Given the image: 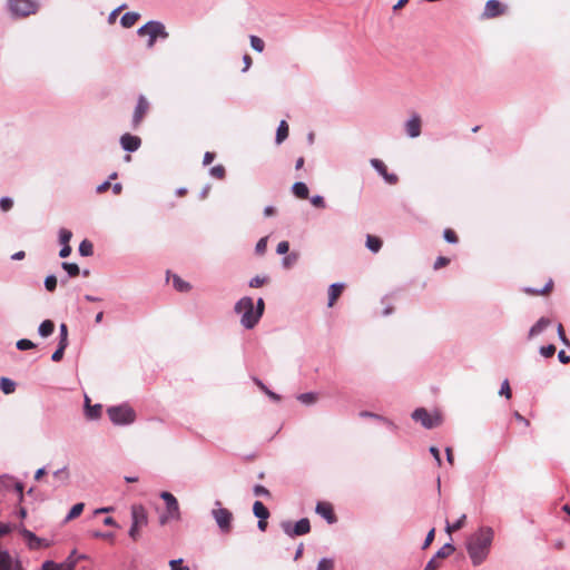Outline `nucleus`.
<instances>
[{"instance_id": "nucleus-4", "label": "nucleus", "mask_w": 570, "mask_h": 570, "mask_svg": "<svg viewBox=\"0 0 570 570\" xmlns=\"http://www.w3.org/2000/svg\"><path fill=\"white\" fill-rule=\"evenodd\" d=\"M7 8L12 17L24 18L35 14L39 4L33 0H7Z\"/></svg>"}, {"instance_id": "nucleus-22", "label": "nucleus", "mask_w": 570, "mask_h": 570, "mask_svg": "<svg viewBox=\"0 0 570 570\" xmlns=\"http://www.w3.org/2000/svg\"><path fill=\"white\" fill-rule=\"evenodd\" d=\"M288 134H289V128H288L287 122L285 120H281V122L278 124V127L276 129V136H275L276 145H281L282 142H284L287 139Z\"/></svg>"}, {"instance_id": "nucleus-21", "label": "nucleus", "mask_w": 570, "mask_h": 570, "mask_svg": "<svg viewBox=\"0 0 570 570\" xmlns=\"http://www.w3.org/2000/svg\"><path fill=\"white\" fill-rule=\"evenodd\" d=\"M291 190L298 199L309 198V188L304 181H296L292 185Z\"/></svg>"}, {"instance_id": "nucleus-45", "label": "nucleus", "mask_w": 570, "mask_h": 570, "mask_svg": "<svg viewBox=\"0 0 570 570\" xmlns=\"http://www.w3.org/2000/svg\"><path fill=\"white\" fill-rule=\"evenodd\" d=\"M334 569V560L331 558H322L316 567V570H333Z\"/></svg>"}, {"instance_id": "nucleus-9", "label": "nucleus", "mask_w": 570, "mask_h": 570, "mask_svg": "<svg viewBox=\"0 0 570 570\" xmlns=\"http://www.w3.org/2000/svg\"><path fill=\"white\" fill-rule=\"evenodd\" d=\"M159 498L166 504V512L171 515L173 520L179 521L181 519L180 508L176 497L169 491H161Z\"/></svg>"}, {"instance_id": "nucleus-28", "label": "nucleus", "mask_w": 570, "mask_h": 570, "mask_svg": "<svg viewBox=\"0 0 570 570\" xmlns=\"http://www.w3.org/2000/svg\"><path fill=\"white\" fill-rule=\"evenodd\" d=\"M253 513L257 519L262 518H269L271 513L269 510L265 507V504L262 501H255L253 504Z\"/></svg>"}, {"instance_id": "nucleus-48", "label": "nucleus", "mask_w": 570, "mask_h": 570, "mask_svg": "<svg viewBox=\"0 0 570 570\" xmlns=\"http://www.w3.org/2000/svg\"><path fill=\"white\" fill-rule=\"evenodd\" d=\"M443 238L449 244H456L459 242V237H458L456 233L451 228L444 229Z\"/></svg>"}, {"instance_id": "nucleus-24", "label": "nucleus", "mask_w": 570, "mask_h": 570, "mask_svg": "<svg viewBox=\"0 0 570 570\" xmlns=\"http://www.w3.org/2000/svg\"><path fill=\"white\" fill-rule=\"evenodd\" d=\"M140 19V13L136 11H129L122 14L120 18V24L124 28H131Z\"/></svg>"}, {"instance_id": "nucleus-53", "label": "nucleus", "mask_w": 570, "mask_h": 570, "mask_svg": "<svg viewBox=\"0 0 570 570\" xmlns=\"http://www.w3.org/2000/svg\"><path fill=\"white\" fill-rule=\"evenodd\" d=\"M267 240L268 238L267 237H262L257 243H256V246H255V253L257 255H264L266 253V249H267Z\"/></svg>"}, {"instance_id": "nucleus-29", "label": "nucleus", "mask_w": 570, "mask_h": 570, "mask_svg": "<svg viewBox=\"0 0 570 570\" xmlns=\"http://www.w3.org/2000/svg\"><path fill=\"white\" fill-rule=\"evenodd\" d=\"M254 383L259 387L261 391H263L271 400L274 402L281 401V395L269 390L262 380L254 377Z\"/></svg>"}, {"instance_id": "nucleus-14", "label": "nucleus", "mask_w": 570, "mask_h": 570, "mask_svg": "<svg viewBox=\"0 0 570 570\" xmlns=\"http://www.w3.org/2000/svg\"><path fill=\"white\" fill-rule=\"evenodd\" d=\"M149 109V102L144 95H139L132 116L134 127L138 126Z\"/></svg>"}, {"instance_id": "nucleus-15", "label": "nucleus", "mask_w": 570, "mask_h": 570, "mask_svg": "<svg viewBox=\"0 0 570 570\" xmlns=\"http://www.w3.org/2000/svg\"><path fill=\"white\" fill-rule=\"evenodd\" d=\"M119 142H120L121 148L125 151L135 153L136 150L139 149V147L141 145V139H140V137H138L136 135L126 132V134L121 135Z\"/></svg>"}, {"instance_id": "nucleus-60", "label": "nucleus", "mask_w": 570, "mask_h": 570, "mask_svg": "<svg viewBox=\"0 0 570 570\" xmlns=\"http://www.w3.org/2000/svg\"><path fill=\"white\" fill-rule=\"evenodd\" d=\"M289 252V243L287 240H282L277 244L276 253L278 255H286Z\"/></svg>"}, {"instance_id": "nucleus-26", "label": "nucleus", "mask_w": 570, "mask_h": 570, "mask_svg": "<svg viewBox=\"0 0 570 570\" xmlns=\"http://www.w3.org/2000/svg\"><path fill=\"white\" fill-rule=\"evenodd\" d=\"M55 331V323L51 320H45L38 327V334L41 337H49Z\"/></svg>"}, {"instance_id": "nucleus-64", "label": "nucleus", "mask_w": 570, "mask_h": 570, "mask_svg": "<svg viewBox=\"0 0 570 570\" xmlns=\"http://www.w3.org/2000/svg\"><path fill=\"white\" fill-rule=\"evenodd\" d=\"M41 570H59V567L55 561L46 560L41 566Z\"/></svg>"}, {"instance_id": "nucleus-41", "label": "nucleus", "mask_w": 570, "mask_h": 570, "mask_svg": "<svg viewBox=\"0 0 570 570\" xmlns=\"http://www.w3.org/2000/svg\"><path fill=\"white\" fill-rule=\"evenodd\" d=\"M499 395L510 400L512 397V391L508 379H504L501 383Z\"/></svg>"}, {"instance_id": "nucleus-55", "label": "nucleus", "mask_w": 570, "mask_h": 570, "mask_svg": "<svg viewBox=\"0 0 570 570\" xmlns=\"http://www.w3.org/2000/svg\"><path fill=\"white\" fill-rule=\"evenodd\" d=\"M14 491L17 492L18 495V502L19 504H21L24 500V484L20 481H17L14 483Z\"/></svg>"}, {"instance_id": "nucleus-7", "label": "nucleus", "mask_w": 570, "mask_h": 570, "mask_svg": "<svg viewBox=\"0 0 570 570\" xmlns=\"http://www.w3.org/2000/svg\"><path fill=\"white\" fill-rule=\"evenodd\" d=\"M282 531L289 538L305 535L311 532V522L308 518H302L296 522L283 520L279 523Z\"/></svg>"}, {"instance_id": "nucleus-18", "label": "nucleus", "mask_w": 570, "mask_h": 570, "mask_svg": "<svg viewBox=\"0 0 570 570\" xmlns=\"http://www.w3.org/2000/svg\"><path fill=\"white\" fill-rule=\"evenodd\" d=\"M83 414L88 421H97L102 415V405L100 403L83 406Z\"/></svg>"}, {"instance_id": "nucleus-56", "label": "nucleus", "mask_w": 570, "mask_h": 570, "mask_svg": "<svg viewBox=\"0 0 570 570\" xmlns=\"http://www.w3.org/2000/svg\"><path fill=\"white\" fill-rule=\"evenodd\" d=\"M358 415L361 417H363V419H373V420H376V421H380V422H382V420L384 417L381 414H377V413H374V412H371V411H367V410L361 411Z\"/></svg>"}, {"instance_id": "nucleus-19", "label": "nucleus", "mask_w": 570, "mask_h": 570, "mask_svg": "<svg viewBox=\"0 0 570 570\" xmlns=\"http://www.w3.org/2000/svg\"><path fill=\"white\" fill-rule=\"evenodd\" d=\"M551 321L550 318L542 316L540 317L529 330V338L538 336L541 334L549 325Z\"/></svg>"}, {"instance_id": "nucleus-50", "label": "nucleus", "mask_w": 570, "mask_h": 570, "mask_svg": "<svg viewBox=\"0 0 570 570\" xmlns=\"http://www.w3.org/2000/svg\"><path fill=\"white\" fill-rule=\"evenodd\" d=\"M556 346L553 344L543 345L539 348V353L541 356L548 358L552 357L556 353Z\"/></svg>"}, {"instance_id": "nucleus-25", "label": "nucleus", "mask_w": 570, "mask_h": 570, "mask_svg": "<svg viewBox=\"0 0 570 570\" xmlns=\"http://www.w3.org/2000/svg\"><path fill=\"white\" fill-rule=\"evenodd\" d=\"M17 387V383L6 376L0 377V390L3 394L9 395L14 393Z\"/></svg>"}, {"instance_id": "nucleus-52", "label": "nucleus", "mask_w": 570, "mask_h": 570, "mask_svg": "<svg viewBox=\"0 0 570 570\" xmlns=\"http://www.w3.org/2000/svg\"><path fill=\"white\" fill-rule=\"evenodd\" d=\"M253 493L256 497H264V498H271V492L267 488H265L262 484H255L253 488Z\"/></svg>"}, {"instance_id": "nucleus-27", "label": "nucleus", "mask_w": 570, "mask_h": 570, "mask_svg": "<svg viewBox=\"0 0 570 570\" xmlns=\"http://www.w3.org/2000/svg\"><path fill=\"white\" fill-rule=\"evenodd\" d=\"M455 551V546L451 542L444 543L436 553L432 557L433 559H444L451 556Z\"/></svg>"}, {"instance_id": "nucleus-62", "label": "nucleus", "mask_w": 570, "mask_h": 570, "mask_svg": "<svg viewBox=\"0 0 570 570\" xmlns=\"http://www.w3.org/2000/svg\"><path fill=\"white\" fill-rule=\"evenodd\" d=\"M557 333H558V337L562 342V344H564L566 346H570V341L568 340V337L564 333L562 324H558Z\"/></svg>"}, {"instance_id": "nucleus-40", "label": "nucleus", "mask_w": 570, "mask_h": 570, "mask_svg": "<svg viewBox=\"0 0 570 570\" xmlns=\"http://www.w3.org/2000/svg\"><path fill=\"white\" fill-rule=\"evenodd\" d=\"M249 41H250V47L253 48V50H255L257 52H263L264 51L265 42H264L263 39H261L257 36L252 35L249 37Z\"/></svg>"}, {"instance_id": "nucleus-3", "label": "nucleus", "mask_w": 570, "mask_h": 570, "mask_svg": "<svg viewBox=\"0 0 570 570\" xmlns=\"http://www.w3.org/2000/svg\"><path fill=\"white\" fill-rule=\"evenodd\" d=\"M107 414L114 425L127 426L136 421V412L128 403L107 407Z\"/></svg>"}, {"instance_id": "nucleus-20", "label": "nucleus", "mask_w": 570, "mask_h": 570, "mask_svg": "<svg viewBox=\"0 0 570 570\" xmlns=\"http://www.w3.org/2000/svg\"><path fill=\"white\" fill-rule=\"evenodd\" d=\"M344 283H333L328 287V303L327 306L332 307L336 299L342 295L344 289Z\"/></svg>"}, {"instance_id": "nucleus-32", "label": "nucleus", "mask_w": 570, "mask_h": 570, "mask_svg": "<svg viewBox=\"0 0 570 570\" xmlns=\"http://www.w3.org/2000/svg\"><path fill=\"white\" fill-rule=\"evenodd\" d=\"M12 558L8 550H0V570H11Z\"/></svg>"}, {"instance_id": "nucleus-30", "label": "nucleus", "mask_w": 570, "mask_h": 570, "mask_svg": "<svg viewBox=\"0 0 570 570\" xmlns=\"http://www.w3.org/2000/svg\"><path fill=\"white\" fill-rule=\"evenodd\" d=\"M297 400L304 405H313L318 400L316 392H305L297 395Z\"/></svg>"}, {"instance_id": "nucleus-51", "label": "nucleus", "mask_w": 570, "mask_h": 570, "mask_svg": "<svg viewBox=\"0 0 570 570\" xmlns=\"http://www.w3.org/2000/svg\"><path fill=\"white\" fill-rule=\"evenodd\" d=\"M58 236H59V243L61 245H65V244H69V242L72 237V233L67 228H60Z\"/></svg>"}, {"instance_id": "nucleus-58", "label": "nucleus", "mask_w": 570, "mask_h": 570, "mask_svg": "<svg viewBox=\"0 0 570 570\" xmlns=\"http://www.w3.org/2000/svg\"><path fill=\"white\" fill-rule=\"evenodd\" d=\"M91 535L97 539H106L112 541L115 539L114 532H102L99 530L92 531Z\"/></svg>"}, {"instance_id": "nucleus-11", "label": "nucleus", "mask_w": 570, "mask_h": 570, "mask_svg": "<svg viewBox=\"0 0 570 570\" xmlns=\"http://www.w3.org/2000/svg\"><path fill=\"white\" fill-rule=\"evenodd\" d=\"M18 530L19 533L26 539L27 544L30 549H39L41 547L49 546L46 539L36 535V533L28 530L26 527L21 525Z\"/></svg>"}, {"instance_id": "nucleus-17", "label": "nucleus", "mask_w": 570, "mask_h": 570, "mask_svg": "<svg viewBox=\"0 0 570 570\" xmlns=\"http://www.w3.org/2000/svg\"><path fill=\"white\" fill-rule=\"evenodd\" d=\"M151 27H149L148 37L166 40L169 33L163 22L158 20H150Z\"/></svg>"}, {"instance_id": "nucleus-57", "label": "nucleus", "mask_w": 570, "mask_h": 570, "mask_svg": "<svg viewBox=\"0 0 570 570\" xmlns=\"http://www.w3.org/2000/svg\"><path fill=\"white\" fill-rule=\"evenodd\" d=\"M429 452L434 458L436 465L441 466L443 462H442L441 452H440L439 448H436L435 445H431L429 448Z\"/></svg>"}, {"instance_id": "nucleus-16", "label": "nucleus", "mask_w": 570, "mask_h": 570, "mask_svg": "<svg viewBox=\"0 0 570 570\" xmlns=\"http://www.w3.org/2000/svg\"><path fill=\"white\" fill-rule=\"evenodd\" d=\"M405 131L410 138H416L422 132V120L420 115L413 114L412 117L405 122Z\"/></svg>"}, {"instance_id": "nucleus-1", "label": "nucleus", "mask_w": 570, "mask_h": 570, "mask_svg": "<svg viewBox=\"0 0 570 570\" xmlns=\"http://www.w3.org/2000/svg\"><path fill=\"white\" fill-rule=\"evenodd\" d=\"M494 540V530L491 527L482 525L471 533L465 541V549L474 567L482 564L490 551Z\"/></svg>"}, {"instance_id": "nucleus-23", "label": "nucleus", "mask_w": 570, "mask_h": 570, "mask_svg": "<svg viewBox=\"0 0 570 570\" xmlns=\"http://www.w3.org/2000/svg\"><path fill=\"white\" fill-rule=\"evenodd\" d=\"M365 246L372 253H379L383 246V240L375 235H367Z\"/></svg>"}, {"instance_id": "nucleus-31", "label": "nucleus", "mask_w": 570, "mask_h": 570, "mask_svg": "<svg viewBox=\"0 0 570 570\" xmlns=\"http://www.w3.org/2000/svg\"><path fill=\"white\" fill-rule=\"evenodd\" d=\"M173 286L180 293H186L191 288V285L188 282L184 281L176 274L173 276Z\"/></svg>"}, {"instance_id": "nucleus-47", "label": "nucleus", "mask_w": 570, "mask_h": 570, "mask_svg": "<svg viewBox=\"0 0 570 570\" xmlns=\"http://www.w3.org/2000/svg\"><path fill=\"white\" fill-rule=\"evenodd\" d=\"M209 174L217 179H224L226 176V170L223 165H216L210 168Z\"/></svg>"}, {"instance_id": "nucleus-34", "label": "nucleus", "mask_w": 570, "mask_h": 570, "mask_svg": "<svg viewBox=\"0 0 570 570\" xmlns=\"http://www.w3.org/2000/svg\"><path fill=\"white\" fill-rule=\"evenodd\" d=\"M78 252L82 257H89L94 254V245L89 239H83L78 247Z\"/></svg>"}, {"instance_id": "nucleus-39", "label": "nucleus", "mask_w": 570, "mask_h": 570, "mask_svg": "<svg viewBox=\"0 0 570 570\" xmlns=\"http://www.w3.org/2000/svg\"><path fill=\"white\" fill-rule=\"evenodd\" d=\"M16 347L19 351H29L37 347L36 343H33L31 340L28 338H20L16 343Z\"/></svg>"}, {"instance_id": "nucleus-36", "label": "nucleus", "mask_w": 570, "mask_h": 570, "mask_svg": "<svg viewBox=\"0 0 570 570\" xmlns=\"http://www.w3.org/2000/svg\"><path fill=\"white\" fill-rule=\"evenodd\" d=\"M77 553V550L73 549L68 556L67 560L62 563H58L59 570H75L77 566V560H71V558Z\"/></svg>"}, {"instance_id": "nucleus-6", "label": "nucleus", "mask_w": 570, "mask_h": 570, "mask_svg": "<svg viewBox=\"0 0 570 570\" xmlns=\"http://www.w3.org/2000/svg\"><path fill=\"white\" fill-rule=\"evenodd\" d=\"M215 509L212 510L210 514L217 523L220 532L229 533L233 529V520L234 515L232 511L222 507V502L219 500L215 501Z\"/></svg>"}, {"instance_id": "nucleus-37", "label": "nucleus", "mask_w": 570, "mask_h": 570, "mask_svg": "<svg viewBox=\"0 0 570 570\" xmlns=\"http://www.w3.org/2000/svg\"><path fill=\"white\" fill-rule=\"evenodd\" d=\"M465 520H466V515L465 514H462L455 522H453L452 524H450L449 522L446 523V527H445V531L448 533H451L452 531H459L461 530L464 524H465Z\"/></svg>"}, {"instance_id": "nucleus-2", "label": "nucleus", "mask_w": 570, "mask_h": 570, "mask_svg": "<svg viewBox=\"0 0 570 570\" xmlns=\"http://www.w3.org/2000/svg\"><path fill=\"white\" fill-rule=\"evenodd\" d=\"M234 312L240 314V324L246 330H253L261 321L255 311L254 299L249 296L238 299L234 306Z\"/></svg>"}, {"instance_id": "nucleus-43", "label": "nucleus", "mask_w": 570, "mask_h": 570, "mask_svg": "<svg viewBox=\"0 0 570 570\" xmlns=\"http://www.w3.org/2000/svg\"><path fill=\"white\" fill-rule=\"evenodd\" d=\"M298 259V254L296 252H292L286 254V256L282 259V265L285 268H289Z\"/></svg>"}, {"instance_id": "nucleus-38", "label": "nucleus", "mask_w": 570, "mask_h": 570, "mask_svg": "<svg viewBox=\"0 0 570 570\" xmlns=\"http://www.w3.org/2000/svg\"><path fill=\"white\" fill-rule=\"evenodd\" d=\"M68 326L65 323H61L59 326V340L58 345L68 347Z\"/></svg>"}, {"instance_id": "nucleus-12", "label": "nucleus", "mask_w": 570, "mask_h": 570, "mask_svg": "<svg viewBox=\"0 0 570 570\" xmlns=\"http://www.w3.org/2000/svg\"><path fill=\"white\" fill-rule=\"evenodd\" d=\"M370 164L387 184L394 185L399 181L397 175L389 173L385 164L381 159L372 158Z\"/></svg>"}, {"instance_id": "nucleus-42", "label": "nucleus", "mask_w": 570, "mask_h": 570, "mask_svg": "<svg viewBox=\"0 0 570 570\" xmlns=\"http://www.w3.org/2000/svg\"><path fill=\"white\" fill-rule=\"evenodd\" d=\"M57 283H58V281H57L56 275L50 274V275H48V276L45 278V283H43V284H45V288H46L48 292L52 293V292H55V291H56V288H57Z\"/></svg>"}, {"instance_id": "nucleus-5", "label": "nucleus", "mask_w": 570, "mask_h": 570, "mask_svg": "<svg viewBox=\"0 0 570 570\" xmlns=\"http://www.w3.org/2000/svg\"><path fill=\"white\" fill-rule=\"evenodd\" d=\"M131 525L129 528V537L136 541L139 538V530L148 523L146 509L141 504H132L130 509Z\"/></svg>"}, {"instance_id": "nucleus-33", "label": "nucleus", "mask_w": 570, "mask_h": 570, "mask_svg": "<svg viewBox=\"0 0 570 570\" xmlns=\"http://www.w3.org/2000/svg\"><path fill=\"white\" fill-rule=\"evenodd\" d=\"M83 509H85V503H82V502L73 504L71 507V509L69 510V512L67 513L65 521L68 522V521H71V520L78 518L82 513Z\"/></svg>"}, {"instance_id": "nucleus-35", "label": "nucleus", "mask_w": 570, "mask_h": 570, "mask_svg": "<svg viewBox=\"0 0 570 570\" xmlns=\"http://www.w3.org/2000/svg\"><path fill=\"white\" fill-rule=\"evenodd\" d=\"M61 267L67 273V277H76L80 274V268L76 263L62 262Z\"/></svg>"}, {"instance_id": "nucleus-8", "label": "nucleus", "mask_w": 570, "mask_h": 570, "mask_svg": "<svg viewBox=\"0 0 570 570\" xmlns=\"http://www.w3.org/2000/svg\"><path fill=\"white\" fill-rule=\"evenodd\" d=\"M411 419L417 423H420L423 428L428 430H432L442 424V415L438 412L434 415H431L430 412L425 407H416L411 413Z\"/></svg>"}, {"instance_id": "nucleus-61", "label": "nucleus", "mask_w": 570, "mask_h": 570, "mask_svg": "<svg viewBox=\"0 0 570 570\" xmlns=\"http://www.w3.org/2000/svg\"><path fill=\"white\" fill-rule=\"evenodd\" d=\"M434 538H435V529H434V528H432V529L428 532V534H426V537H425V540H424V542H423V544H422V549H423V550L428 549V548L432 544V542H433Z\"/></svg>"}, {"instance_id": "nucleus-44", "label": "nucleus", "mask_w": 570, "mask_h": 570, "mask_svg": "<svg viewBox=\"0 0 570 570\" xmlns=\"http://www.w3.org/2000/svg\"><path fill=\"white\" fill-rule=\"evenodd\" d=\"M552 286H553V282L550 279L541 289L528 287V288H525V292L534 294V295H542V294H546L547 292H550L552 289Z\"/></svg>"}, {"instance_id": "nucleus-46", "label": "nucleus", "mask_w": 570, "mask_h": 570, "mask_svg": "<svg viewBox=\"0 0 570 570\" xmlns=\"http://www.w3.org/2000/svg\"><path fill=\"white\" fill-rule=\"evenodd\" d=\"M13 199L9 196H3L0 198V210L7 213L13 207Z\"/></svg>"}, {"instance_id": "nucleus-13", "label": "nucleus", "mask_w": 570, "mask_h": 570, "mask_svg": "<svg viewBox=\"0 0 570 570\" xmlns=\"http://www.w3.org/2000/svg\"><path fill=\"white\" fill-rule=\"evenodd\" d=\"M315 512L326 520L328 524L337 522V517L334 512V508L330 502L318 501L315 507Z\"/></svg>"}, {"instance_id": "nucleus-59", "label": "nucleus", "mask_w": 570, "mask_h": 570, "mask_svg": "<svg viewBox=\"0 0 570 570\" xmlns=\"http://www.w3.org/2000/svg\"><path fill=\"white\" fill-rule=\"evenodd\" d=\"M66 348L67 347H65V346L57 345V348L55 350V352L51 355V360L53 362H60L63 358Z\"/></svg>"}, {"instance_id": "nucleus-49", "label": "nucleus", "mask_w": 570, "mask_h": 570, "mask_svg": "<svg viewBox=\"0 0 570 570\" xmlns=\"http://www.w3.org/2000/svg\"><path fill=\"white\" fill-rule=\"evenodd\" d=\"M312 206H314L317 209H324L326 207L325 199L322 195H314L308 198Z\"/></svg>"}, {"instance_id": "nucleus-63", "label": "nucleus", "mask_w": 570, "mask_h": 570, "mask_svg": "<svg viewBox=\"0 0 570 570\" xmlns=\"http://www.w3.org/2000/svg\"><path fill=\"white\" fill-rule=\"evenodd\" d=\"M450 264V258L445 257V256H439L436 258V261L434 262V269H440L442 267H445L446 265Z\"/></svg>"}, {"instance_id": "nucleus-54", "label": "nucleus", "mask_w": 570, "mask_h": 570, "mask_svg": "<svg viewBox=\"0 0 570 570\" xmlns=\"http://www.w3.org/2000/svg\"><path fill=\"white\" fill-rule=\"evenodd\" d=\"M266 282H267L266 276L256 275L255 277H253L249 281L248 285H249V287L258 288V287L263 286Z\"/></svg>"}, {"instance_id": "nucleus-10", "label": "nucleus", "mask_w": 570, "mask_h": 570, "mask_svg": "<svg viewBox=\"0 0 570 570\" xmlns=\"http://www.w3.org/2000/svg\"><path fill=\"white\" fill-rule=\"evenodd\" d=\"M507 6L499 0H488L482 12V19H493L504 14Z\"/></svg>"}]
</instances>
